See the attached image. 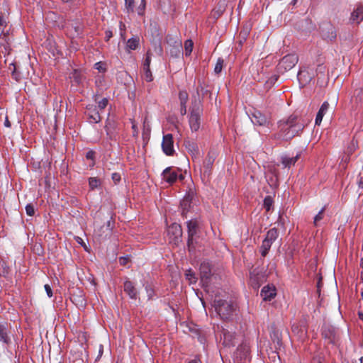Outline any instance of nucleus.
I'll list each match as a JSON object with an SVG mask.
<instances>
[{"label":"nucleus","mask_w":363,"mask_h":363,"mask_svg":"<svg viewBox=\"0 0 363 363\" xmlns=\"http://www.w3.org/2000/svg\"><path fill=\"white\" fill-rule=\"evenodd\" d=\"M324 211H325V208H323L315 216L314 218V225H318L319 222L323 220V216H324Z\"/></svg>","instance_id":"a19ab883"},{"label":"nucleus","mask_w":363,"mask_h":363,"mask_svg":"<svg viewBox=\"0 0 363 363\" xmlns=\"http://www.w3.org/2000/svg\"><path fill=\"white\" fill-rule=\"evenodd\" d=\"M184 146L189 154L194 157H197L199 155V149L197 143L194 140H184Z\"/></svg>","instance_id":"f3484780"},{"label":"nucleus","mask_w":363,"mask_h":363,"mask_svg":"<svg viewBox=\"0 0 363 363\" xmlns=\"http://www.w3.org/2000/svg\"><path fill=\"white\" fill-rule=\"evenodd\" d=\"M95 152L94 151H89L86 154V157L88 160H94Z\"/></svg>","instance_id":"13d9d810"},{"label":"nucleus","mask_w":363,"mask_h":363,"mask_svg":"<svg viewBox=\"0 0 363 363\" xmlns=\"http://www.w3.org/2000/svg\"><path fill=\"white\" fill-rule=\"evenodd\" d=\"M270 337L274 343H277L278 345H281V340L279 332L277 330H273L270 333Z\"/></svg>","instance_id":"7c9ffc66"},{"label":"nucleus","mask_w":363,"mask_h":363,"mask_svg":"<svg viewBox=\"0 0 363 363\" xmlns=\"http://www.w3.org/2000/svg\"><path fill=\"white\" fill-rule=\"evenodd\" d=\"M107 104H108L107 99L104 98L100 101H99V103H98V108L100 110H104L107 106Z\"/></svg>","instance_id":"09e8293b"},{"label":"nucleus","mask_w":363,"mask_h":363,"mask_svg":"<svg viewBox=\"0 0 363 363\" xmlns=\"http://www.w3.org/2000/svg\"><path fill=\"white\" fill-rule=\"evenodd\" d=\"M201 280L203 285L208 286L212 276L211 265L209 262H203L200 265Z\"/></svg>","instance_id":"6e6552de"},{"label":"nucleus","mask_w":363,"mask_h":363,"mask_svg":"<svg viewBox=\"0 0 363 363\" xmlns=\"http://www.w3.org/2000/svg\"><path fill=\"white\" fill-rule=\"evenodd\" d=\"M250 277L253 284L259 286L260 283L264 281L266 276L264 272L259 271L258 269H254L250 272Z\"/></svg>","instance_id":"f8f14e48"},{"label":"nucleus","mask_w":363,"mask_h":363,"mask_svg":"<svg viewBox=\"0 0 363 363\" xmlns=\"http://www.w3.org/2000/svg\"><path fill=\"white\" fill-rule=\"evenodd\" d=\"M321 285H322V281H321V278H320L319 281L317 283V288H318V289H319L320 288Z\"/></svg>","instance_id":"69168bd1"},{"label":"nucleus","mask_w":363,"mask_h":363,"mask_svg":"<svg viewBox=\"0 0 363 363\" xmlns=\"http://www.w3.org/2000/svg\"><path fill=\"white\" fill-rule=\"evenodd\" d=\"M104 231H106L105 225H102L98 228H95V233L99 235V233H103Z\"/></svg>","instance_id":"4d7b16f0"},{"label":"nucleus","mask_w":363,"mask_h":363,"mask_svg":"<svg viewBox=\"0 0 363 363\" xmlns=\"http://www.w3.org/2000/svg\"><path fill=\"white\" fill-rule=\"evenodd\" d=\"M300 155L297 154L295 157H289L286 155L281 156V162L284 167L290 168L292 165H294L295 163L299 158Z\"/></svg>","instance_id":"4be33fe9"},{"label":"nucleus","mask_w":363,"mask_h":363,"mask_svg":"<svg viewBox=\"0 0 363 363\" xmlns=\"http://www.w3.org/2000/svg\"><path fill=\"white\" fill-rule=\"evenodd\" d=\"M306 125L307 122L301 116L291 115L286 120L279 122V131L272 138L276 140H290L301 134Z\"/></svg>","instance_id":"f257e3e1"},{"label":"nucleus","mask_w":363,"mask_h":363,"mask_svg":"<svg viewBox=\"0 0 363 363\" xmlns=\"http://www.w3.org/2000/svg\"><path fill=\"white\" fill-rule=\"evenodd\" d=\"M106 231H104L103 233H99V237H107L111 234V232L114 226V221L111 218L109 220L106 222V224L104 225Z\"/></svg>","instance_id":"cd10ccee"},{"label":"nucleus","mask_w":363,"mask_h":363,"mask_svg":"<svg viewBox=\"0 0 363 363\" xmlns=\"http://www.w3.org/2000/svg\"><path fill=\"white\" fill-rule=\"evenodd\" d=\"M202 106H199V101L191 104L190 116L189 119V125L192 131H197L201 125V116L202 113Z\"/></svg>","instance_id":"7ed1b4c3"},{"label":"nucleus","mask_w":363,"mask_h":363,"mask_svg":"<svg viewBox=\"0 0 363 363\" xmlns=\"http://www.w3.org/2000/svg\"><path fill=\"white\" fill-rule=\"evenodd\" d=\"M113 37V33L111 30H106L105 32V40L108 41Z\"/></svg>","instance_id":"6e6d98bb"},{"label":"nucleus","mask_w":363,"mask_h":363,"mask_svg":"<svg viewBox=\"0 0 363 363\" xmlns=\"http://www.w3.org/2000/svg\"><path fill=\"white\" fill-rule=\"evenodd\" d=\"M225 8V1H220L218 4L217 8L216 9H214V11H213L214 16L217 17V18L220 16L222 15V13L224 12Z\"/></svg>","instance_id":"c756f323"},{"label":"nucleus","mask_w":363,"mask_h":363,"mask_svg":"<svg viewBox=\"0 0 363 363\" xmlns=\"http://www.w3.org/2000/svg\"><path fill=\"white\" fill-rule=\"evenodd\" d=\"M145 8V1L144 0H142L140 4L139 5V6L137 9L138 14L140 16L143 15Z\"/></svg>","instance_id":"de8ad7c7"},{"label":"nucleus","mask_w":363,"mask_h":363,"mask_svg":"<svg viewBox=\"0 0 363 363\" xmlns=\"http://www.w3.org/2000/svg\"><path fill=\"white\" fill-rule=\"evenodd\" d=\"M328 108H329L328 102V101L323 102V104L320 106V108L316 115L315 120V125H319L320 124V123L323 120V118L324 115L325 114V113L328 111Z\"/></svg>","instance_id":"aec40b11"},{"label":"nucleus","mask_w":363,"mask_h":363,"mask_svg":"<svg viewBox=\"0 0 363 363\" xmlns=\"http://www.w3.org/2000/svg\"><path fill=\"white\" fill-rule=\"evenodd\" d=\"M187 228H188V240H187V246L189 250L191 251L195 248L194 245V240L195 236L197 234L199 225L196 220H190L187 221Z\"/></svg>","instance_id":"39448f33"},{"label":"nucleus","mask_w":363,"mask_h":363,"mask_svg":"<svg viewBox=\"0 0 363 363\" xmlns=\"http://www.w3.org/2000/svg\"><path fill=\"white\" fill-rule=\"evenodd\" d=\"M4 125H5L6 127H8V128H10V127H11V123H10V121H9V119H8V118H7V117L6 118V120H5V121H4Z\"/></svg>","instance_id":"e2e57ef3"},{"label":"nucleus","mask_w":363,"mask_h":363,"mask_svg":"<svg viewBox=\"0 0 363 363\" xmlns=\"http://www.w3.org/2000/svg\"><path fill=\"white\" fill-rule=\"evenodd\" d=\"M140 39L135 36L127 41L126 48L128 51L135 50L139 45Z\"/></svg>","instance_id":"a878e982"},{"label":"nucleus","mask_w":363,"mask_h":363,"mask_svg":"<svg viewBox=\"0 0 363 363\" xmlns=\"http://www.w3.org/2000/svg\"><path fill=\"white\" fill-rule=\"evenodd\" d=\"M26 212L28 216H33L35 214V208L33 204H27L26 206Z\"/></svg>","instance_id":"49530a36"},{"label":"nucleus","mask_w":363,"mask_h":363,"mask_svg":"<svg viewBox=\"0 0 363 363\" xmlns=\"http://www.w3.org/2000/svg\"><path fill=\"white\" fill-rule=\"evenodd\" d=\"M273 204V200L271 196H266L264 199V207L269 211Z\"/></svg>","instance_id":"4c0bfd02"},{"label":"nucleus","mask_w":363,"mask_h":363,"mask_svg":"<svg viewBox=\"0 0 363 363\" xmlns=\"http://www.w3.org/2000/svg\"><path fill=\"white\" fill-rule=\"evenodd\" d=\"M329 30H330L329 35H327L326 34L323 33V36H324V38H328L330 40H333V39H335L336 38L335 30L333 27L330 26Z\"/></svg>","instance_id":"79ce46f5"},{"label":"nucleus","mask_w":363,"mask_h":363,"mask_svg":"<svg viewBox=\"0 0 363 363\" xmlns=\"http://www.w3.org/2000/svg\"><path fill=\"white\" fill-rule=\"evenodd\" d=\"M89 185L90 189L93 190L101 185V181L96 177H91L89 179Z\"/></svg>","instance_id":"72a5a7b5"},{"label":"nucleus","mask_w":363,"mask_h":363,"mask_svg":"<svg viewBox=\"0 0 363 363\" xmlns=\"http://www.w3.org/2000/svg\"><path fill=\"white\" fill-rule=\"evenodd\" d=\"M223 66V60L221 58H218L217 62L216 64L214 72L216 74H219L222 71Z\"/></svg>","instance_id":"ea45409f"},{"label":"nucleus","mask_w":363,"mask_h":363,"mask_svg":"<svg viewBox=\"0 0 363 363\" xmlns=\"http://www.w3.org/2000/svg\"><path fill=\"white\" fill-rule=\"evenodd\" d=\"M313 77L314 74L313 72L310 73L309 71L306 69H301L297 75L299 82L303 85L310 82Z\"/></svg>","instance_id":"dca6fc26"},{"label":"nucleus","mask_w":363,"mask_h":363,"mask_svg":"<svg viewBox=\"0 0 363 363\" xmlns=\"http://www.w3.org/2000/svg\"><path fill=\"white\" fill-rule=\"evenodd\" d=\"M86 114L90 119L91 122L97 123L101 121V118L100 116L99 111L96 110V108H88L86 111Z\"/></svg>","instance_id":"5701e85b"},{"label":"nucleus","mask_w":363,"mask_h":363,"mask_svg":"<svg viewBox=\"0 0 363 363\" xmlns=\"http://www.w3.org/2000/svg\"><path fill=\"white\" fill-rule=\"evenodd\" d=\"M278 235H279L278 230L275 228H274L267 231L264 239L266 240L273 243L278 238Z\"/></svg>","instance_id":"bb28decb"},{"label":"nucleus","mask_w":363,"mask_h":363,"mask_svg":"<svg viewBox=\"0 0 363 363\" xmlns=\"http://www.w3.org/2000/svg\"><path fill=\"white\" fill-rule=\"evenodd\" d=\"M162 176V179L169 184H173L178 178L177 172L170 167L163 171Z\"/></svg>","instance_id":"9b49d317"},{"label":"nucleus","mask_w":363,"mask_h":363,"mask_svg":"<svg viewBox=\"0 0 363 363\" xmlns=\"http://www.w3.org/2000/svg\"><path fill=\"white\" fill-rule=\"evenodd\" d=\"M358 315H359V318L360 319L363 320V313L359 312Z\"/></svg>","instance_id":"774afa93"},{"label":"nucleus","mask_w":363,"mask_h":363,"mask_svg":"<svg viewBox=\"0 0 363 363\" xmlns=\"http://www.w3.org/2000/svg\"><path fill=\"white\" fill-rule=\"evenodd\" d=\"M317 71H318L319 72H321V73H324L325 72V67H323V65H318V68H317Z\"/></svg>","instance_id":"bf43d9fd"},{"label":"nucleus","mask_w":363,"mask_h":363,"mask_svg":"<svg viewBox=\"0 0 363 363\" xmlns=\"http://www.w3.org/2000/svg\"><path fill=\"white\" fill-rule=\"evenodd\" d=\"M179 99L181 103H187L189 99L188 93L186 91H180L179 93Z\"/></svg>","instance_id":"58836bf2"},{"label":"nucleus","mask_w":363,"mask_h":363,"mask_svg":"<svg viewBox=\"0 0 363 363\" xmlns=\"http://www.w3.org/2000/svg\"><path fill=\"white\" fill-rule=\"evenodd\" d=\"M44 288L47 293L48 296L50 298L52 297V290L49 284H45L44 286Z\"/></svg>","instance_id":"5fc2aeb1"},{"label":"nucleus","mask_w":363,"mask_h":363,"mask_svg":"<svg viewBox=\"0 0 363 363\" xmlns=\"http://www.w3.org/2000/svg\"><path fill=\"white\" fill-rule=\"evenodd\" d=\"M298 327L297 325H293L292 326V332L293 333H298Z\"/></svg>","instance_id":"0e129e2a"},{"label":"nucleus","mask_w":363,"mask_h":363,"mask_svg":"<svg viewBox=\"0 0 363 363\" xmlns=\"http://www.w3.org/2000/svg\"><path fill=\"white\" fill-rule=\"evenodd\" d=\"M151 52L150 51H147L146 53L145 58L143 63V69H147V67H150L151 62Z\"/></svg>","instance_id":"e433bc0d"},{"label":"nucleus","mask_w":363,"mask_h":363,"mask_svg":"<svg viewBox=\"0 0 363 363\" xmlns=\"http://www.w3.org/2000/svg\"><path fill=\"white\" fill-rule=\"evenodd\" d=\"M143 78L148 82H152L153 80V76H152V72L150 71V67H147V69H143Z\"/></svg>","instance_id":"f704fd0d"},{"label":"nucleus","mask_w":363,"mask_h":363,"mask_svg":"<svg viewBox=\"0 0 363 363\" xmlns=\"http://www.w3.org/2000/svg\"><path fill=\"white\" fill-rule=\"evenodd\" d=\"M216 160V155L213 152H209L204 161V167L206 168L205 172L210 170Z\"/></svg>","instance_id":"393cba45"},{"label":"nucleus","mask_w":363,"mask_h":363,"mask_svg":"<svg viewBox=\"0 0 363 363\" xmlns=\"http://www.w3.org/2000/svg\"><path fill=\"white\" fill-rule=\"evenodd\" d=\"M260 296L264 301H271L276 296V289L274 286H265L260 292Z\"/></svg>","instance_id":"4468645a"},{"label":"nucleus","mask_w":363,"mask_h":363,"mask_svg":"<svg viewBox=\"0 0 363 363\" xmlns=\"http://www.w3.org/2000/svg\"><path fill=\"white\" fill-rule=\"evenodd\" d=\"M272 243L264 239L260 246V252L262 257H265L271 248Z\"/></svg>","instance_id":"c85d7f7f"},{"label":"nucleus","mask_w":363,"mask_h":363,"mask_svg":"<svg viewBox=\"0 0 363 363\" xmlns=\"http://www.w3.org/2000/svg\"><path fill=\"white\" fill-rule=\"evenodd\" d=\"M167 235L170 243L177 245L182 237V229L180 225L177 223L172 224L167 229Z\"/></svg>","instance_id":"0eeeda50"},{"label":"nucleus","mask_w":363,"mask_h":363,"mask_svg":"<svg viewBox=\"0 0 363 363\" xmlns=\"http://www.w3.org/2000/svg\"><path fill=\"white\" fill-rule=\"evenodd\" d=\"M350 21L353 23L359 24L363 21V6L357 5L351 13Z\"/></svg>","instance_id":"2eb2a0df"},{"label":"nucleus","mask_w":363,"mask_h":363,"mask_svg":"<svg viewBox=\"0 0 363 363\" xmlns=\"http://www.w3.org/2000/svg\"><path fill=\"white\" fill-rule=\"evenodd\" d=\"M162 148L164 153L168 156L173 155L174 152V140L172 134H167L163 136Z\"/></svg>","instance_id":"1a4fd4ad"},{"label":"nucleus","mask_w":363,"mask_h":363,"mask_svg":"<svg viewBox=\"0 0 363 363\" xmlns=\"http://www.w3.org/2000/svg\"><path fill=\"white\" fill-rule=\"evenodd\" d=\"M213 306L216 313L223 320L230 319L236 309V306L232 302L222 299H215Z\"/></svg>","instance_id":"f03ea898"},{"label":"nucleus","mask_w":363,"mask_h":363,"mask_svg":"<svg viewBox=\"0 0 363 363\" xmlns=\"http://www.w3.org/2000/svg\"><path fill=\"white\" fill-rule=\"evenodd\" d=\"M298 57L296 54H289L284 56L278 65V69L281 72H286L291 69L298 62Z\"/></svg>","instance_id":"423d86ee"},{"label":"nucleus","mask_w":363,"mask_h":363,"mask_svg":"<svg viewBox=\"0 0 363 363\" xmlns=\"http://www.w3.org/2000/svg\"><path fill=\"white\" fill-rule=\"evenodd\" d=\"M354 150V144L352 143V147H348V150H347L348 153L350 154V155L352 154Z\"/></svg>","instance_id":"680f3d73"},{"label":"nucleus","mask_w":363,"mask_h":363,"mask_svg":"<svg viewBox=\"0 0 363 363\" xmlns=\"http://www.w3.org/2000/svg\"><path fill=\"white\" fill-rule=\"evenodd\" d=\"M75 240H76V241H77L79 244H80V245H82V246L85 244V243L84 242L83 240H82L81 238H79V237H77V238H75Z\"/></svg>","instance_id":"052dcab7"},{"label":"nucleus","mask_w":363,"mask_h":363,"mask_svg":"<svg viewBox=\"0 0 363 363\" xmlns=\"http://www.w3.org/2000/svg\"><path fill=\"white\" fill-rule=\"evenodd\" d=\"M109 125H110V123H108L105 126V129H106V131L107 136H108V138L110 140H116V135L111 131Z\"/></svg>","instance_id":"a18cd8bd"},{"label":"nucleus","mask_w":363,"mask_h":363,"mask_svg":"<svg viewBox=\"0 0 363 363\" xmlns=\"http://www.w3.org/2000/svg\"><path fill=\"white\" fill-rule=\"evenodd\" d=\"M189 363H199V360L194 359L189 361Z\"/></svg>","instance_id":"338daca9"},{"label":"nucleus","mask_w":363,"mask_h":363,"mask_svg":"<svg viewBox=\"0 0 363 363\" xmlns=\"http://www.w3.org/2000/svg\"><path fill=\"white\" fill-rule=\"evenodd\" d=\"M194 43L191 40H186L184 42L185 55L189 56L192 52Z\"/></svg>","instance_id":"473e14b6"},{"label":"nucleus","mask_w":363,"mask_h":363,"mask_svg":"<svg viewBox=\"0 0 363 363\" xmlns=\"http://www.w3.org/2000/svg\"><path fill=\"white\" fill-rule=\"evenodd\" d=\"M111 178L115 184H117L121 181V175L116 172L112 174Z\"/></svg>","instance_id":"603ef678"},{"label":"nucleus","mask_w":363,"mask_h":363,"mask_svg":"<svg viewBox=\"0 0 363 363\" xmlns=\"http://www.w3.org/2000/svg\"><path fill=\"white\" fill-rule=\"evenodd\" d=\"M94 68L101 73H104L106 71V64L103 62L95 63Z\"/></svg>","instance_id":"37998d69"},{"label":"nucleus","mask_w":363,"mask_h":363,"mask_svg":"<svg viewBox=\"0 0 363 363\" xmlns=\"http://www.w3.org/2000/svg\"><path fill=\"white\" fill-rule=\"evenodd\" d=\"M250 119L253 124L260 126L268 125L269 123V118L259 111H255Z\"/></svg>","instance_id":"9d476101"},{"label":"nucleus","mask_w":363,"mask_h":363,"mask_svg":"<svg viewBox=\"0 0 363 363\" xmlns=\"http://www.w3.org/2000/svg\"><path fill=\"white\" fill-rule=\"evenodd\" d=\"M278 79V76L277 75H273L272 77H271L266 82H265V88L267 89H269L272 86H274V84H275V82L277 81Z\"/></svg>","instance_id":"c9c22d12"},{"label":"nucleus","mask_w":363,"mask_h":363,"mask_svg":"<svg viewBox=\"0 0 363 363\" xmlns=\"http://www.w3.org/2000/svg\"><path fill=\"white\" fill-rule=\"evenodd\" d=\"M124 291L130 296L131 298H136L137 297V290L133 284V283L129 280H126L124 282Z\"/></svg>","instance_id":"6ab92c4d"},{"label":"nucleus","mask_w":363,"mask_h":363,"mask_svg":"<svg viewBox=\"0 0 363 363\" xmlns=\"http://www.w3.org/2000/svg\"><path fill=\"white\" fill-rule=\"evenodd\" d=\"M192 196L189 194L186 195L181 201V208H182V215H184L190 208Z\"/></svg>","instance_id":"b1692460"},{"label":"nucleus","mask_w":363,"mask_h":363,"mask_svg":"<svg viewBox=\"0 0 363 363\" xmlns=\"http://www.w3.org/2000/svg\"><path fill=\"white\" fill-rule=\"evenodd\" d=\"M208 92V90L205 89L202 84L199 81V84L196 87V93L193 96V100L191 104H196V101H199V106H201L203 97Z\"/></svg>","instance_id":"a211bd4d"},{"label":"nucleus","mask_w":363,"mask_h":363,"mask_svg":"<svg viewBox=\"0 0 363 363\" xmlns=\"http://www.w3.org/2000/svg\"><path fill=\"white\" fill-rule=\"evenodd\" d=\"M134 0H125V6L128 13L133 12L134 9Z\"/></svg>","instance_id":"c03bdc74"},{"label":"nucleus","mask_w":363,"mask_h":363,"mask_svg":"<svg viewBox=\"0 0 363 363\" xmlns=\"http://www.w3.org/2000/svg\"><path fill=\"white\" fill-rule=\"evenodd\" d=\"M1 267L3 268V271L0 272V276L6 277L9 274V267L4 262H2Z\"/></svg>","instance_id":"8fccbe9b"},{"label":"nucleus","mask_w":363,"mask_h":363,"mask_svg":"<svg viewBox=\"0 0 363 363\" xmlns=\"http://www.w3.org/2000/svg\"><path fill=\"white\" fill-rule=\"evenodd\" d=\"M223 345L227 347L235 345V334L226 330L223 331Z\"/></svg>","instance_id":"412c9836"},{"label":"nucleus","mask_w":363,"mask_h":363,"mask_svg":"<svg viewBox=\"0 0 363 363\" xmlns=\"http://www.w3.org/2000/svg\"><path fill=\"white\" fill-rule=\"evenodd\" d=\"M185 276L190 284H195L197 281V278L196 277L194 272L191 269L186 270Z\"/></svg>","instance_id":"2f4dec72"},{"label":"nucleus","mask_w":363,"mask_h":363,"mask_svg":"<svg viewBox=\"0 0 363 363\" xmlns=\"http://www.w3.org/2000/svg\"><path fill=\"white\" fill-rule=\"evenodd\" d=\"M119 263L121 265L125 266L130 261V257H119Z\"/></svg>","instance_id":"3c124183"},{"label":"nucleus","mask_w":363,"mask_h":363,"mask_svg":"<svg viewBox=\"0 0 363 363\" xmlns=\"http://www.w3.org/2000/svg\"><path fill=\"white\" fill-rule=\"evenodd\" d=\"M10 331L6 323H0V342L5 345L11 343Z\"/></svg>","instance_id":"ddd939ff"},{"label":"nucleus","mask_w":363,"mask_h":363,"mask_svg":"<svg viewBox=\"0 0 363 363\" xmlns=\"http://www.w3.org/2000/svg\"><path fill=\"white\" fill-rule=\"evenodd\" d=\"M9 11L6 5L3 4L0 7V40L6 42V37L8 30H6V27L9 23Z\"/></svg>","instance_id":"20e7f679"},{"label":"nucleus","mask_w":363,"mask_h":363,"mask_svg":"<svg viewBox=\"0 0 363 363\" xmlns=\"http://www.w3.org/2000/svg\"><path fill=\"white\" fill-rule=\"evenodd\" d=\"M180 113L182 116H184L186 113V103L180 104Z\"/></svg>","instance_id":"864d4df0"}]
</instances>
